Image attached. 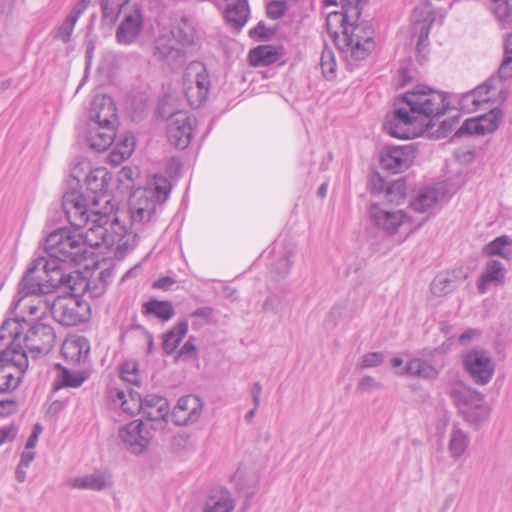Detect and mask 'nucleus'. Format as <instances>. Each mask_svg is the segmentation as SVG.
I'll return each instance as SVG.
<instances>
[{
	"label": "nucleus",
	"mask_w": 512,
	"mask_h": 512,
	"mask_svg": "<svg viewBox=\"0 0 512 512\" xmlns=\"http://www.w3.org/2000/svg\"><path fill=\"white\" fill-rule=\"evenodd\" d=\"M44 251L49 258L37 256L18 283L13 309H17L28 296H43L64 287L69 273L65 265L80 264L89 253L83 234L65 227L52 231L46 237Z\"/></svg>",
	"instance_id": "f257e3e1"
},
{
	"label": "nucleus",
	"mask_w": 512,
	"mask_h": 512,
	"mask_svg": "<svg viewBox=\"0 0 512 512\" xmlns=\"http://www.w3.org/2000/svg\"><path fill=\"white\" fill-rule=\"evenodd\" d=\"M111 180V173L104 167H98L86 177L87 194L71 189L62 197V208L68 222L77 230L90 224L88 231L101 240L95 242L96 246H113L116 242L119 246L127 244L122 241L126 227L120 216H111L107 211L97 209L101 202L106 205L105 209L110 205L112 197L108 190Z\"/></svg>",
	"instance_id": "f03ea898"
},
{
	"label": "nucleus",
	"mask_w": 512,
	"mask_h": 512,
	"mask_svg": "<svg viewBox=\"0 0 512 512\" xmlns=\"http://www.w3.org/2000/svg\"><path fill=\"white\" fill-rule=\"evenodd\" d=\"M448 107L442 92L419 84L395 99L394 110L387 114L383 130L395 138L413 139L432 128Z\"/></svg>",
	"instance_id": "7ed1b4c3"
},
{
	"label": "nucleus",
	"mask_w": 512,
	"mask_h": 512,
	"mask_svg": "<svg viewBox=\"0 0 512 512\" xmlns=\"http://www.w3.org/2000/svg\"><path fill=\"white\" fill-rule=\"evenodd\" d=\"M367 0H340L342 11L326 17V29L336 47L345 54L349 65L366 59L374 48V29L359 21L361 5Z\"/></svg>",
	"instance_id": "20e7f679"
},
{
	"label": "nucleus",
	"mask_w": 512,
	"mask_h": 512,
	"mask_svg": "<svg viewBox=\"0 0 512 512\" xmlns=\"http://www.w3.org/2000/svg\"><path fill=\"white\" fill-rule=\"evenodd\" d=\"M24 330L18 319H7L0 327V392H13L28 368L27 353L21 345Z\"/></svg>",
	"instance_id": "39448f33"
},
{
	"label": "nucleus",
	"mask_w": 512,
	"mask_h": 512,
	"mask_svg": "<svg viewBox=\"0 0 512 512\" xmlns=\"http://www.w3.org/2000/svg\"><path fill=\"white\" fill-rule=\"evenodd\" d=\"M29 314L32 316L51 313L54 320L63 326L71 327L86 322L90 317V305L72 296H59L52 302L48 299L39 300L36 305H29Z\"/></svg>",
	"instance_id": "423d86ee"
},
{
	"label": "nucleus",
	"mask_w": 512,
	"mask_h": 512,
	"mask_svg": "<svg viewBox=\"0 0 512 512\" xmlns=\"http://www.w3.org/2000/svg\"><path fill=\"white\" fill-rule=\"evenodd\" d=\"M448 394L469 423L479 425L488 418L489 408L482 393L463 383H455L448 389Z\"/></svg>",
	"instance_id": "0eeeda50"
},
{
	"label": "nucleus",
	"mask_w": 512,
	"mask_h": 512,
	"mask_svg": "<svg viewBox=\"0 0 512 512\" xmlns=\"http://www.w3.org/2000/svg\"><path fill=\"white\" fill-rule=\"evenodd\" d=\"M170 192L171 183L168 178L155 174L147 182L146 187L131 195L129 201L155 215L157 208L168 199Z\"/></svg>",
	"instance_id": "6e6552de"
},
{
	"label": "nucleus",
	"mask_w": 512,
	"mask_h": 512,
	"mask_svg": "<svg viewBox=\"0 0 512 512\" xmlns=\"http://www.w3.org/2000/svg\"><path fill=\"white\" fill-rule=\"evenodd\" d=\"M465 370L472 380L479 385L488 384L494 375V364L488 351L471 349L462 356Z\"/></svg>",
	"instance_id": "1a4fd4ad"
},
{
	"label": "nucleus",
	"mask_w": 512,
	"mask_h": 512,
	"mask_svg": "<svg viewBox=\"0 0 512 512\" xmlns=\"http://www.w3.org/2000/svg\"><path fill=\"white\" fill-rule=\"evenodd\" d=\"M115 215L120 216L121 223L126 227L122 241L127 244L124 246H119L118 242L114 244L117 245V249L120 251L129 250L135 246V238L138 237L139 227L148 223L154 216L147 209L145 210V208L139 207L130 201L128 211L117 212Z\"/></svg>",
	"instance_id": "9d476101"
},
{
	"label": "nucleus",
	"mask_w": 512,
	"mask_h": 512,
	"mask_svg": "<svg viewBox=\"0 0 512 512\" xmlns=\"http://www.w3.org/2000/svg\"><path fill=\"white\" fill-rule=\"evenodd\" d=\"M196 126V118L185 111L173 113L167 124V137L173 146L178 149H185L193 137V130Z\"/></svg>",
	"instance_id": "9b49d317"
},
{
	"label": "nucleus",
	"mask_w": 512,
	"mask_h": 512,
	"mask_svg": "<svg viewBox=\"0 0 512 512\" xmlns=\"http://www.w3.org/2000/svg\"><path fill=\"white\" fill-rule=\"evenodd\" d=\"M23 341L30 353L46 355L55 345L56 333L51 325L37 322L26 331Z\"/></svg>",
	"instance_id": "f8f14e48"
},
{
	"label": "nucleus",
	"mask_w": 512,
	"mask_h": 512,
	"mask_svg": "<svg viewBox=\"0 0 512 512\" xmlns=\"http://www.w3.org/2000/svg\"><path fill=\"white\" fill-rule=\"evenodd\" d=\"M416 157V150L412 144L403 146H386L380 157L383 169L391 173H401L408 169Z\"/></svg>",
	"instance_id": "ddd939ff"
},
{
	"label": "nucleus",
	"mask_w": 512,
	"mask_h": 512,
	"mask_svg": "<svg viewBox=\"0 0 512 512\" xmlns=\"http://www.w3.org/2000/svg\"><path fill=\"white\" fill-rule=\"evenodd\" d=\"M119 436L125 447L135 455L146 451L152 438L142 420H134L121 428Z\"/></svg>",
	"instance_id": "4468645a"
},
{
	"label": "nucleus",
	"mask_w": 512,
	"mask_h": 512,
	"mask_svg": "<svg viewBox=\"0 0 512 512\" xmlns=\"http://www.w3.org/2000/svg\"><path fill=\"white\" fill-rule=\"evenodd\" d=\"M204 403L196 395H185L178 399L171 417L175 425L187 426L199 420L203 411Z\"/></svg>",
	"instance_id": "2eb2a0df"
},
{
	"label": "nucleus",
	"mask_w": 512,
	"mask_h": 512,
	"mask_svg": "<svg viewBox=\"0 0 512 512\" xmlns=\"http://www.w3.org/2000/svg\"><path fill=\"white\" fill-rule=\"evenodd\" d=\"M143 28L142 9L134 5L124 14V18L116 30V40L119 44L130 45L139 37Z\"/></svg>",
	"instance_id": "dca6fc26"
},
{
	"label": "nucleus",
	"mask_w": 512,
	"mask_h": 512,
	"mask_svg": "<svg viewBox=\"0 0 512 512\" xmlns=\"http://www.w3.org/2000/svg\"><path fill=\"white\" fill-rule=\"evenodd\" d=\"M89 124L117 127V108L112 98L108 95L94 97L89 111Z\"/></svg>",
	"instance_id": "f3484780"
},
{
	"label": "nucleus",
	"mask_w": 512,
	"mask_h": 512,
	"mask_svg": "<svg viewBox=\"0 0 512 512\" xmlns=\"http://www.w3.org/2000/svg\"><path fill=\"white\" fill-rule=\"evenodd\" d=\"M369 216L379 229L389 235L395 234L398 228L408 220V216L404 211H389L381 208L379 204H372L370 206Z\"/></svg>",
	"instance_id": "a211bd4d"
},
{
	"label": "nucleus",
	"mask_w": 512,
	"mask_h": 512,
	"mask_svg": "<svg viewBox=\"0 0 512 512\" xmlns=\"http://www.w3.org/2000/svg\"><path fill=\"white\" fill-rule=\"evenodd\" d=\"M141 412L147 421L153 423V429L163 428L170 412L168 400L156 394L146 395Z\"/></svg>",
	"instance_id": "6ab92c4d"
},
{
	"label": "nucleus",
	"mask_w": 512,
	"mask_h": 512,
	"mask_svg": "<svg viewBox=\"0 0 512 512\" xmlns=\"http://www.w3.org/2000/svg\"><path fill=\"white\" fill-rule=\"evenodd\" d=\"M116 139V128L103 125L89 124L87 142L90 147L98 152L105 151Z\"/></svg>",
	"instance_id": "aec40b11"
},
{
	"label": "nucleus",
	"mask_w": 512,
	"mask_h": 512,
	"mask_svg": "<svg viewBox=\"0 0 512 512\" xmlns=\"http://www.w3.org/2000/svg\"><path fill=\"white\" fill-rule=\"evenodd\" d=\"M183 86H193L200 91V94L208 96L210 77L206 67L200 62L190 63L184 73Z\"/></svg>",
	"instance_id": "412c9836"
},
{
	"label": "nucleus",
	"mask_w": 512,
	"mask_h": 512,
	"mask_svg": "<svg viewBox=\"0 0 512 512\" xmlns=\"http://www.w3.org/2000/svg\"><path fill=\"white\" fill-rule=\"evenodd\" d=\"M506 268L498 260H490L486 263L484 272L481 274L477 288L480 293H485L489 284L496 286L505 282Z\"/></svg>",
	"instance_id": "4be33fe9"
},
{
	"label": "nucleus",
	"mask_w": 512,
	"mask_h": 512,
	"mask_svg": "<svg viewBox=\"0 0 512 512\" xmlns=\"http://www.w3.org/2000/svg\"><path fill=\"white\" fill-rule=\"evenodd\" d=\"M71 486L77 489L101 491L112 486L111 475L106 471H94L91 474L74 478Z\"/></svg>",
	"instance_id": "5701e85b"
},
{
	"label": "nucleus",
	"mask_w": 512,
	"mask_h": 512,
	"mask_svg": "<svg viewBox=\"0 0 512 512\" xmlns=\"http://www.w3.org/2000/svg\"><path fill=\"white\" fill-rule=\"evenodd\" d=\"M142 314L167 322L175 315V309L170 301L151 299L142 305Z\"/></svg>",
	"instance_id": "b1692460"
},
{
	"label": "nucleus",
	"mask_w": 512,
	"mask_h": 512,
	"mask_svg": "<svg viewBox=\"0 0 512 512\" xmlns=\"http://www.w3.org/2000/svg\"><path fill=\"white\" fill-rule=\"evenodd\" d=\"M55 368L58 370V374L53 382L54 390H59L64 387L78 388L87 378L84 372H72L61 364H56Z\"/></svg>",
	"instance_id": "393cba45"
},
{
	"label": "nucleus",
	"mask_w": 512,
	"mask_h": 512,
	"mask_svg": "<svg viewBox=\"0 0 512 512\" xmlns=\"http://www.w3.org/2000/svg\"><path fill=\"white\" fill-rule=\"evenodd\" d=\"M114 400L121 402L124 412L134 415L141 412L144 404V398L137 391L130 389L128 394L124 390L115 389L112 391Z\"/></svg>",
	"instance_id": "a878e982"
},
{
	"label": "nucleus",
	"mask_w": 512,
	"mask_h": 512,
	"mask_svg": "<svg viewBox=\"0 0 512 512\" xmlns=\"http://www.w3.org/2000/svg\"><path fill=\"white\" fill-rule=\"evenodd\" d=\"M439 369L420 358L409 360L405 367V374L424 380H435L439 376Z\"/></svg>",
	"instance_id": "bb28decb"
},
{
	"label": "nucleus",
	"mask_w": 512,
	"mask_h": 512,
	"mask_svg": "<svg viewBox=\"0 0 512 512\" xmlns=\"http://www.w3.org/2000/svg\"><path fill=\"white\" fill-rule=\"evenodd\" d=\"M459 284L455 272H442L430 284V291L434 296L442 297L453 292Z\"/></svg>",
	"instance_id": "cd10ccee"
},
{
	"label": "nucleus",
	"mask_w": 512,
	"mask_h": 512,
	"mask_svg": "<svg viewBox=\"0 0 512 512\" xmlns=\"http://www.w3.org/2000/svg\"><path fill=\"white\" fill-rule=\"evenodd\" d=\"M188 332V321L182 320L174 325L167 333L163 335V350L168 354H173L179 344Z\"/></svg>",
	"instance_id": "c85d7f7f"
},
{
	"label": "nucleus",
	"mask_w": 512,
	"mask_h": 512,
	"mask_svg": "<svg viewBox=\"0 0 512 512\" xmlns=\"http://www.w3.org/2000/svg\"><path fill=\"white\" fill-rule=\"evenodd\" d=\"M470 445V436L460 428L453 427L450 433L448 451L454 460L462 457Z\"/></svg>",
	"instance_id": "c756f323"
},
{
	"label": "nucleus",
	"mask_w": 512,
	"mask_h": 512,
	"mask_svg": "<svg viewBox=\"0 0 512 512\" xmlns=\"http://www.w3.org/2000/svg\"><path fill=\"white\" fill-rule=\"evenodd\" d=\"M487 256H499L505 260L512 259V238L508 235H501L489 242L483 248Z\"/></svg>",
	"instance_id": "7c9ffc66"
},
{
	"label": "nucleus",
	"mask_w": 512,
	"mask_h": 512,
	"mask_svg": "<svg viewBox=\"0 0 512 512\" xmlns=\"http://www.w3.org/2000/svg\"><path fill=\"white\" fill-rule=\"evenodd\" d=\"M135 140L133 135L125 134L120 136L116 142L115 147L109 155L111 163L115 165L121 164L128 159L134 151Z\"/></svg>",
	"instance_id": "2f4dec72"
},
{
	"label": "nucleus",
	"mask_w": 512,
	"mask_h": 512,
	"mask_svg": "<svg viewBox=\"0 0 512 512\" xmlns=\"http://www.w3.org/2000/svg\"><path fill=\"white\" fill-rule=\"evenodd\" d=\"M501 80L499 75L497 77H490L484 83L477 86L472 92L466 94L463 101H471L475 106L490 102L491 97L488 95L493 89H496V83L501 82Z\"/></svg>",
	"instance_id": "473e14b6"
},
{
	"label": "nucleus",
	"mask_w": 512,
	"mask_h": 512,
	"mask_svg": "<svg viewBox=\"0 0 512 512\" xmlns=\"http://www.w3.org/2000/svg\"><path fill=\"white\" fill-rule=\"evenodd\" d=\"M234 508V501L227 490L211 495L206 503L204 512H231Z\"/></svg>",
	"instance_id": "72a5a7b5"
},
{
	"label": "nucleus",
	"mask_w": 512,
	"mask_h": 512,
	"mask_svg": "<svg viewBox=\"0 0 512 512\" xmlns=\"http://www.w3.org/2000/svg\"><path fill=\"white\" fill-rule=\"evenodd\" d=\"M249 57L254 66H268L278 60L279 54L273 46L262 45L252 49Z\"/></svg>",
	"instance_id": "f704fd0d"
},
{
	"label": "nucleus",
	"mask_w": 512,
	"mask_h": 512,
	"mask_svg": "<svg viewBox=\"0 0 512 512\" xmlns=\"http://www.w3.org/2000/svg\"><path fill=\"white\" fill-rule=\"evenodd\" d=\"M226 19L237 28L242 27L249 16V5L247 0H237V3L226 9Z\"/></svg>",
	"instance_id": "c9c22d12"
},
{
	"label": "nucleus",
	"mask_w": 512,
	"mask_h": 512,
	"mask_svg": "<svg viewBox=\"0 0 512 512\" xmlns=\"http://www.w3.org/2000/svg\"><path fill=\"white\" fill-rule=\"evenodd\" d=\"M88 351V343L84 338L68 341L62 346L63 355L73 363H79L83 355L88 354Z\"/></svg>",
	"instance_id": "e433bc0d"
},
{
	"label": "nucleus",
	"mask_w": 512,
	"mask_h": 512,
	"mask_svg": "<svg viewBox=\"0 0 512 512\" xmlns=\"http://www.w3.org/2000/svg\"><path fill=\"white\" fill-rule=\"evenodd\" d=\"M64 288L68 289L71 293L69 296L78 297L80 294L86 292L89 288V280L80 271H71L68 273Z\"/></svg>",
	"instance_id": "4c0bfd02"
},
{
	"label": "nucleus",
	"mask_w": 512,
	"mask_h": 512,
	"mask_svg": "<svg viewBox=\"0 0 512 512\" xmlns=\"http://www.w3.org/2000/svg\"><path fill=\"white\" fill-rule=\"evenodd\" d=\"M130 0H101L102 16L106 23L113 25L122 9Z\"/></svg>",
	"instance_id": "58836bf2"
},
{
	"label": "nucleus",
	"mask_w": 512,
	"mask_h": 512,
	"mask_svg": "<svg viewBox=\"0 0 512 512\" xmlns=\"http://www.w3.org/2000/svg\"><path fill=\"white\" fill-rule=\"evenodd\" d=\"M80 16V8L72 9L69 15L65 18L62 25L57 29L54 38L61 40L63 43H68L71 39L75 24L77 23Z\"/></svg>",
	"instance_id": "ea45409f"
},
{
	"label": "nucleus",
	"mask_w": 512,
	"mask_h": 512,
	"mask_svg": "<svg viewBox=\"0 0 512 512\" xmlns=\"http://www.w3.org/2000/svg\"><path fill=\"white\" fill-rule=\"evenodd\" d=\"M438 201V196L435 190L427 189L420 194L410 203L411 208L419 213H424L433 208Z\"/></svg>",
	"instance_id": "a19ab883"
},
{
	"label": "nucleus",
	"mask_w": 512,
	"mask_h": 512,
	"mask_svg": "<svg viewBox=\"0 0 512 512\" xmlns=\"http://www.w3.org/2000/svg\"><path fill=\"white\" fill-rule=\"evenodd\" d=\"M492 10L504 27L512 29V0H492Z\"/></svg>",
	"instance_id": "79ce46f5"
},
{
	"label": "nucleus",
	"mask_w": 512,
	"mask_h": 512,
	"mask_svg": "<svg viewBox=\"0 0 512 512\" xmlns=\"http://www.w3.org/2000/svg\"><path fill=\"white\" fill-rule=\"evenodd\" d=\"M502 117L503 112L498 107L493 108L488 113L479 116L478 120L481 124L482 135L494 132L499 127Z\"/></svg>",
	"instance_id": "37998d69"
},
{
	"label": "nucleus",
	"mask_w": 512,
	"mask_h": 512,
	"mask_svg": "<svg viewBox=\"0 0 512 512\" xmlns=\"http://www.w3.org/2000/svg\"><path fill=\"white\" fill-rule=\"evenodd\" d=\"M406 182L400 178L392 182L385 190V198L388 202L400 205L406 197Z\"/></svg>",
	"instance_id": "c03bdc74"
},
{
	"label": "nucleus",
	"mask_w": 512,
	"mask_h": 512,
	"mask_svg": "<svg viewBox=\"0 0 512 512\" xmlns=\"http://www.w3.org/2000/svg\"><path fill=\"white\" fill-rule=\"evenodd\" d=\"M500 79L512 78V33L509 34L504 42V56L498 69Z\"/></svg>",
	"instance_id": "a18cd8bd"
},
{
	"label": "nucleus",
	"mask_w": 512,
	"mask_h": 512,
	"mask_svg": "<svg viewBox=\"0 0 512 512\" xmlns=\"http://www.w3.org/2000/svg\"><path fill=\"white\" fill-rule=\"evenodd\" d=\"M120 377L123 381L128 382L132 385L139 386L140 384V376H139V365L135 360H127L124 361L120 367Z\"/></svg>",
	"instance_id": "49530a36"
},
{
	"label": "nucleus",
	"mask_w": 512,
	"mask_h": 512,
	"mask_svg": "<svg viewBox=\"0 0 512 512\" xmlns=\"http://www.w3.org/2000/svg\"><path fill=\"white\" fill-rule=\"evenodd\" d=\"M320 65L326 79L331 80L335 77L336 61L331 49L324 47L321 54Z\"/></svg>",
	"instance_id": "de8ad7c7"
},
{
	"label": "nucleus",
	"mask_w": 512,
	"mask_h": 512,
	"mask_svg": "<svg viewBox=\"0 0 512 512\" xmlns=\"http://www.w3.org/2000/svg\"><path fill=\"white\" fill-rule=\"evenodd\" d=\"M434 21V18L425 19L423 21H416L413 25V30L417 32L418 41H417V50L421 52L422 48H425L428 45V37L430 33V27Z\"/></svg>",
	"instance_id": "09e8293b"
},
{
	"label": "nucleus",
	"mask_w": 512,
	"mask_h": 512,
	"mask_svg": "<svg viewBox=\"0 0 512 512\" xmlns=\"http://www.w3.org/2000/svg\"><path fill=\"white\" fill-rule=\"evenodd\" d=\"M18 401L12 392H0V416L7 417L18 411Z\"/></svg>",
	"instance_id": "8fccbe9b"
},
{
	"label": "nucleus",
	"mask_w": 512,
	"mask_h": 512,
	"mask_svg": "<svg viewBox=\"0 0 512 512\" xmlns=\"http://www.w3.org/2000/svg\"><path fill=\"white\" fill-rule=\"evenodd\" d=\"M174 37L184 45H191L196 39V32L188 22L183 21L175 31H173Z\"/></svg>",
	"instance_id": "3c124183"
},
{
	"label": "nucleus",
	"mask_w": 512,
	"mask_h": 512,
	"mask_svg": "<svg viewBox=\"0 0 512 512\" xmlns=\"http://www.w3.org/2000/svg\"><path fill=\"white\" fill-rule=\"evenodd\" d=\"M289 304L288 300L280 295H272L265 299L262 310L264 312H272L274 314H280L284 308Z\"/></svg>",
	"instance_id": "603ef678"
},
{
	"label": "nucleus",
	"mask_w": 512,
	"mask_h": 512,
	"mask_svg": "<svg viewBox=\"0 0 512 512\" xmlns=\"http://www.w3.org/2000/svg\"><path fill=\"white\" fill-rule=\"evenodd\" d=\"M288 10L286 1L284 0H272L266 5L267 17L273 20L280 19L283 17Z\"/></svg>",
	"instance_id": "864d4df0"
},
{
	"label": "nucleus",
	"mask_w": 512,
	"mask_h": 512,
	"mask_svg": "<svg viewBox=\"0 0 512 512\" xmlns=\"http://www.w3.org/2000/svg\"><path fill=\"white\" fill-rule=\"evenodd\" d=\"M184 87V93L187 98V101L189 102L190 106L193 108H199L202 106L206 99L207 95L200 94V91L193 87V86H183Z\"/></svg>",
	"instance_id": "5fc2aeb1"
},
{
	"label": "nucleus",
	"mask_w": 512,
	"mask_h": 512,
	"mask_svg": "<svg viewBox=\"0 0 512 512\" xmlns=\"http://www.w3.org/2000/svg\"><path fill=\"white\" fill-rule=\"evenodd\" d=\"M292 266V261L290 256L285 255L277 260V262L273 265L271 273L274 274L276 279L284 278L288 275L290 268Z\"/></svg>",
	"instance_id": "6e6d98bb"
},
{
	"label": "nucleus",
	"mask_w": 512,
	"mask_h": 512,
	"mask_svg": "<svg viewBox=\"0 0 512 512\" xmlns=\"http://www.w3.org/2000/svg\"><path fill=\"white\" fill-rule=\"evenodd\" d=\"M384 361V356L381 352H371L363 355L358 367L361 369L372 368L381 365Z\"/></svg>",
	"instance_id": "4d7b16f0"
},
{
	"label": "nucleus",
	"mask_w": 512,
	"mask_h": 512,
	"mask_svg": "<svg viewBox=\"0 0 512 512\" xmlns=\"http://www.w3.org/2000/svg\"><path fill=\"white\" fill-rule=\"evenodd\" d=\"M463 134H482L481 124L479 123L478 117L475 119H467L462 126L457 130L455 136H462Z\"/></svg>",
	"instance_id": "13d9d810"
},
{
	"label": "nucleus",
	"mask_w": 512,
	"mask_h": 512,
	"mask_svg": "<svg viewBox=\"0 0 512 512\" xmlns=\"http://www.w3.org/2000/svg\"><path fill=\"white\" fill-rule=\"evenodd\" d=\"M345 309V303L335 304L328 312L325 318V322L329 324L331 327H335L338 324V321L343 317Z\"/></svg>",
	"instance_id": "bf43d9fd"
},
{
	"label": "nucleus",
	"mask_w": 512,
	"mask_h": 512,
	"mask_svg": "<svg viewBox=\"0 0 512 512\" xmlns=\"http://www.w3.org/2000/svg\"><path fill=\"white\" fill-rule=\"evenodd\" d=\"M368 190L371 194L379 195L381 193H385V181L379 173H374L369 177Z\"/></svg>",
	"instance_id": "052dcab7"
},
{
	"label": "nucleus",
	"mask_w": 512,
	"mask_h": 512,
	"mask_svg": "<svg viewBox=\"0 0 512 512\" xmlns=\"http://www.w3.org/2000/svg\"><path fill=\"white\" fill-rule=\"evenodd\" d=\"M274 34V31L268 29L264 22H259L253 29L250 30L249 35L252 38H256L261 41H267L269 40L272 35Z\"/></svg>",
	"instance_id": "680f3d73"
},
{
	"label": "nucleus",
	"mask_w": 512,
	"mask_h": 512,
	"mask_svg": "<svg viewBox=\"0 0 512 512\" xmlns=\"http://www.w3.org/2000/svg\"><path fill=\"white\" fill-rule=\"evenodd\" d=\"M235 477L237 479L236 485H237L239 492L244 493L247 498H251L257 491V485H258L257 477L256 476L250 477V479H249L250 484L247 488L244 487V485L241 483L239 473H237V475Z\"/></svg>",
	"instance_id": "e2e57ef3"
},
{
	"label": "nucleus",
	"mask_w": 512,
	"mask_h": 512,
	"mask_svg": "<svg viewBox=\"0 0 512 512\" xmlns=\"http://www.w3.org/2000/svg\"><path fill=\"white\" fill-rule=\"evenodd\" d=\"M88 280L89 288L86 289V292L92 297L98 298L105 293L107 287L103 284L104 282H101V280H98L96 277H91Z\"/></svg>",
	"instance_id": "0e129e2a"
},
{
	"label": "nucleus",
	"mask_w": 512,
	"mask_h": 512,
	"mask_svg": "<svg viewBox=\"0 0 512 512\" xmlns=\"http://www.w3.org/2000/svg\"><path fill=\"white\" fill-rule=\"evenodd\" d=\"M381 386V383L376 381L373 377L364 376L358 382L357 389L361 392H371L373 390L380 389Z\"/></svg>",
	"instance_id": "69168bd1"
},
{
	"label": "nucleus",
	"mask_w": 512,
	"mask_h": 512,
	"mask_svg": "<svg viewBox=\"0 0 512 512\" xmlns=\"http://www.w3.org/2000/svg\"><path fill=\"white\" fill-rule=\"evenodd\" d=\"M17 433L18 428L13 423L0 427V446L6 442L14 440Z\"/></svg>",
	"instance_id": "338daca9"
},
{
	"label": "nucleus",
	"mask_w": 512,
	"mask_h": 512,
	"mask_svg": "<svg viewBox=\"0 0 512 512\" xmlns=\"http://www.w3.org/2000/svg\"><path fill=\"white\" fill-rule=\"evenodd\" d=\"M214 310L211 307H200L192 312V317H198L204 319L206 322H209L212 318Z\"/></svg>",
	"instance_id": "774afa93"
}]
</instances>
